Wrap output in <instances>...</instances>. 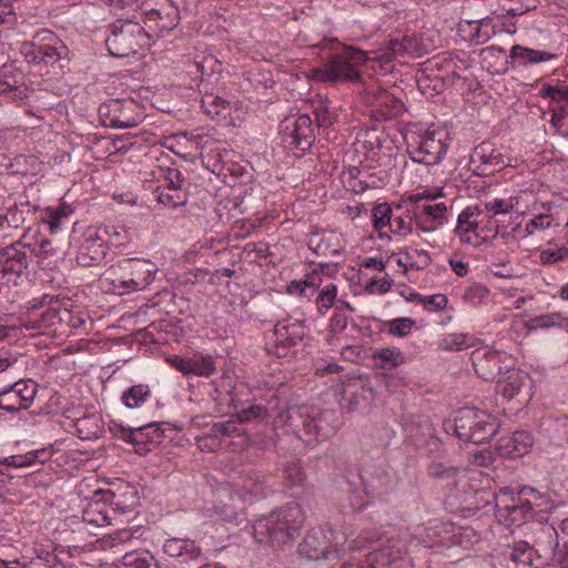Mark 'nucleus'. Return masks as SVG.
<instances>
[{
	"label": "nucleus",
	"mask_w": 568,
	"mask_h": 568,
	"mask_svg": "<svg viewBox=\"0 0 568 568\" xmlns=\"http://www.w3.org/2000/svg\"><path fill=\"white\" fill-rule=\"evenodd\" d=\"M415 224L422 232L436 230L445 222L447 206L445 203L423 202L414 209Z\"/></svg>",
	"instance_id": "4be33fe9"
},
{
	"label": "nucleus",
	"mask_w": 568,
	"mask_h": 568,
	"mask_svg": "<svg viewBox=\"0 0 568 568\" xmlns=\"http://www.w3.org/2000/svg\"><path fill=\"white\" fill-rule=\"evenodd\" d=\"M452 428L460 440L479 445L497 434L499 423L497 417L486 410L464 407L457 412Z\"/></svg>",
	"instance_id": "20e7f679"
},
{
	"label": "nucleus",
	"mask_w": 568,
	"mask_h": 568,
	"mask_svg": "<svg viewBox=\"0 0 568 568\" xmlns=\"http://www.w3.org/2000/svg\"><path fill=\"white\" fill-rule=\"evenodd\" d=\"M373 359L383 369H392L403 363V355L396 347H387L376 351Z\"/></svg>",
	"instance_id": "c03bdc74"
},
{
	"label": "nucleus",
	"mask_w": 568,
	"mask_h": 568,
	"mask_svg": "<svg viewBox=\"0 0 568 568\" xmlns=\"http://www.w3.org/2000/svg\"><path fill=\"white\" fill-rule=\"evenodd\" d=\"M280 417L293 433L308 445L328 439L341 425L337 412L320 409L314 406H292Z\"/></svg>",
	"instance_id": "f257e3e1"
},
{
	"label": "nucleus",
	"mask_w": 568,
	"mask_h": 568,
	"mask_svg": "<svg viewBox=\"0 0 568 568\" xmlns=\"http://www.w3.org/2000/svg\"><path fill=\"white\" fill-rule=\"evenodd\" d=\"M322 283V275L317 271L308 273L305 278L301 282H292L288 286L290 293H297L301 296L308 297L313 294L314 290L317 288Z\"/></svg>",
	"instance_id": "79ce46f5"
},
{
	"label": "nucleus",
	"mask_w": 568,
	"mask_h": 568,
	"mask_svg": "<svg viewBox=\"0 0 568 568\" xmlns=\"http://www.w3.org/2000/svg\"><path fill=\"white\" fill-rule=\"evenodd\" d=\"M99 118L104 126L129 129L144 119V108L134 99H111L99 108Z\"/></svg>",
	"instance_id": "6e6552de"
},
{
	"label": "nucleus",
	"mask_w": 568,
	"mask_h": 568,
	"mask_svg": "<svg viewBox=\"0 0 568 568\" xmlns=\"http://www.w3.org/2000/svg\"><path fill=\"white\" fill-rule=\"evenodd\" d=\"M51 454L45 449H37L28 452L23 455H11L0 458V465L13 468H26L34 466L36 464L42 465L45 460L50 459Z\"/></svg>",
	"instance_id": "7c9ffc66"
},
{
	"label": "nucleus",
	"mask_w": 568,
	"mask_h": 568,
	"mask_svg": "<svg viewBox=\"0 0 568 568\" xmlns=\"http://www.w3.org/2000/svg\"><path fill=\"white\" fill-rule=\"evenodd\" d=\"M337 296V286L335 284H327L318 292L315 303L321 314H326L327 311L334 305Z\"/></svg>",
	"instance_id": "5fc2aeb1"
},
{
	"label": "nucleus",
	"mask_w": 568,
	"mask_h": 568,
	"mask_svg": "<svg viewBox=\"0 0 568 568\" xmlns=\"http://www.w3.org/2000/svg\"><path fill=\"white\" fill-rule=\"evenodd\" d=\"M229 497L232 500L231 504L220 500L217 505L212 507L211 511L222 520L231 523L237 520L240 513L242 511V503L239 500L234 501V495L232 493Z\"/></svg>",
	"instance_id": "49530a36"
},
{
	"label": "nucleus",
	"mask_w": 568,
	"mask_h": 568,
	"mask_svg": "<svg viewBox=\"0 0 568 568\" xmlns=\"http://www.w3.org/2000/svg\"><path fill=\"white\" fill-rule=\"evenodd\" d=\"M415 325V320L410 317H398L386 322L388 334L396 337H406Z\"/></svg>",
	"instance_id": "4d7b16f0"
},
{
	"label": "nucleus",
	"mask_w": 568,
	"mask_h": 568,
	"mask_svg": "<svg viewBox=\"0 0 568 568\" xmlns=\"http://www.w3.org/2000/svg\"><path fill=\"white\" fill-rule=\"evenodd\" d=\"M214 373L215 364L212 356L194 354L190 357V375L209 377Z\"/></svg>",
	"instance_id": "a18cd8bd"
},
{
	"label": "nucleus",
	"mask_w": 568,
	"mask_h": 568,
	"mask_svg": "<svg viewBox=\"0 0 568 568\" xmlns=\"http://www.w3.org/2000/svg\"><path fill=\"white\" fill-rule=\"evenodd\" d=\"M108 51L113 57H129L149 45V32L139 22L116 20L108 28Z\"/></svg>",
	"instance_id": "39448f33"
},
{
	"label": "nucleus",
	"mask_w": 568,
	"mask_h": 568,
	"mask_svg": "<svg viewBox=\"0 0 568 568\" xmlns=\"http://www.w3.org/2000/svg\"><path fill=\"white\" fill-rule=\"evenodd\" d=\"M539 95L541 98H549L552 102L562 103L568 101V85H551L544 83Z\"/></svg>",
	"instance_id": "052dcab7"
},
{
	"label": "nucleus",
	"mask_w": 568,
	"mask_h": 568,
	"mask_svg": "<svg viewBox=\"0 0 568 568\" xmlns=\"http://www.w3.org/2000/svg\"><path fill=\"white\" fill-rule=\"evenodd\" d=\"M507 376L505 378L499 377L497 381V392L507 399H513L521 389L523 381L520 374L510 369L505 372Z\"/></svg>",
	"instance_id": "58836bf2"
},
{
	"label": "nucleus",
	"mask_w": 568,
	"mask_h": 568,
	"mask_svg": "<svg viewBox=\"0 0 568 568\" xmlns=\"http://www.w3.org/2000/svg\"><path fill=\"white\" fill-rule=\"evenodd\" d=\"M26 245L18 241L0 250V274L22 275L29 265V255L26 252Z\"/></svg>",
	"instance_id": "412c9836"
},
{
	"label": "nucleus",
	"mask_w": 568,
	"mask_h": 568,
	"mask_svg": "<svg viewBox=\"0 0 568 568\" xmlns=\"http://www.w3.org/2000/svg\"><path fill=\"white\" fill-rule=\"evenodd\" d=\"M132 532L129 529H119L101 539L103 549L113 548L120 544L126 542L132 539Z\"/></svg>",
	"instance_id": "0e129e2a"
},
{
	"label": "nucleus",
	"mask_w": 568,
	"mask_h": 568,
	"mask_svg": "<svg viewBox=\"0 0 568 568\" xmlns=\"http://www.w3.org/2000/svg\"><path fill=\"white\" fill-rule=\"evenodd\" d=\"M313 250L316 254L337 256L342 253L343 246L339 244V237L336 233H328L320 239Z\"/></svg>",
	"instance_id": "8fccbe9b"
},
{
	"label": "nucleus",
	"mask_w": 568,
	"mask_h": 568,
	"mask_svg": "<svg viewBox=\"0 0 568 568\" xmlns=\"http://www.w3.org/2000/svg\"><path fill=\"white\" fill-rule=\"evenodd\" d=\"M486 211L491 212L494 215L509 213L514 209L513 199H493L484 202Z\"/></svg>",
	"instance_id": "338daca9"
},
{
	"label": "nucleus",
	"mask_w": 568,
	"mask_h": 568,
	"mask_svg": "<svg viewBox=\"0 0 568 568\" xmlns=\"http://www.w3.org/2000/svg\"><path fill=\"white\" fill-rule=\"evenodd\" d=\"M427 474L430 477L446 480L452 483L453 485H456L459 468L434 460L428 464Z\"/></svg>",
	"instance_id": "09e8293b"
},
{
	"label": "nucleus",
	"mask_w": 568,
	"mask_h": 568,
	"mask_svg": "<svg viewBox=\"0 0 568 568\" xmlns=\"http://www.w3.org/2000/svg\"><path fill=\"white\" fill-rule=\"evenodd\" d=\"M481 210L478 205L465 207L457 217L455 234L463 243L474 247L480 246L485 239L478 232Z\"/></svg>",
	"instance_id": "a211bd4d"
},
{
	"label": "nucleus",
	"mask_w": 568,
	"mask_h": 568,
	"mask_svg": "<svg viewBox=\"0 0 568 568\" xmlns=\"http://www.w3.org/2000/svg\"><path fill=\"white\" fill-rule=\"evenodd\" d=\"M535 490L532 488H524L517 498L516 507L511 509L508 514L509 520L513 524L518 525L527 519L534 518V507L530 500H528L525 496L529 494H534Z\"/></svg>",
	"instance_id": "f704fd0d"
},
{
	"label": "nucleus",
	"mask_w": 568,
	"mask_h": 568,
	"mask_svg": "<svg viewBox=\"0 0 568 568\" xmlns=\"http://www.w3.org/2000/svg\"><path fill=\"white\" fill-rule=\"evenodd\" d=\"M471 362L476 374L485 381H495L505 372H509L511 358L505 352L481 347L471 353Z\"/></svg>",
	"instance_id": "f8f14e48"
},
{
	"label": "nucleus",
	"mask_w": 568,
	"mask_h": 568,
	"mask_svg": "<svg viewBox=\"0 0 568 568\" xmlns=\"http://www.w3.org/2000/svg\"><path fill=\"white\" fill-rule=\"evenodd\" d=\"M410 268L425 270L430 264V256L427 251L415 246H408L403 252Z\"/></svg>",
	"instance_id": "3c124183"
},
{
	"label": "nucleus",
	"mask_w": 568,
	"mask_h": 568,
	"mask_svg": "<svg viewBox=\"0 0 568 568\" xmlns=\"http://www.w3.org/2000/svg\"><path fill=\"white\" fill-rule=\"evenodd\" d=\"M415 223L414 210H406L399 215H394L389 225L393 234L398 236H407L413 233V224Z\"/></svg>",
	"instance_id": "37998d69"
},
{
	"label": "nucleus",
	"mask_w": 568,
	"mask_h": 568,
	"mask_svg": "<svg viewBox=\"0 0 568 568\" xmlns=\"http://www.w3.org/2000/svg\"><path fill=\"white\" fill-rule=\"evenodd\" d=\"M201 108L212 119L225 118L230 111V102L213 93H205Z\"/></svg>",
	"instance_id": "e433bc0d"
},
{
	"label": "nucleus",
	"mask_w": 568,
	"mask_h": 568,
	"mask_svg": "<svg viewBox=\"0 0 568 568\" xmlns=\"http://www.w3.org/2000/svg\"><path fill=\"white\" fill-rule=\"evenodd\" d=\"M507 156L503 146L490 142H483L477 145L470 156V164L477 175H491L507 166Z\"/></svg>",
	"instance_id": "dca6fc26"
},
{
	"label": "nucleus",
	"mask_w": 568,
	"mask_h": 568,
	"mask_svg": "<svg viewBox=\"0 0 568 568\" xmlns=\"http://www.w3.org/2000/svg\"><path fill=\"white\" fill-rule=\"evenodd\" d=\"M38 393L32 379H20L0 390V409L10 414L30 408Z\"/></svg>",
	"instance_id": "ddd939ff"
},
{
	"label": "nucleus",
	"mask_w": 568,
	"mask_h": 568,
	"mask_svg": "<svg viewBox=\"0 0 568 568\" xmlns=\"http://www.w3.org/2000/svg\"><path fill=\"white\" fill-rule=\"evenodd\" d=\"M37 211L36 205H31L29 201H22L20 203H14L10 207H8L6 214L7 226L19 229L23 225L27 220V216Z\"/></svg>",
	"instance_id": "c9c22d12"
},
{
	"label": "nucleus",
	"mask_w": 568,
	"mask_h": 568,
	"mask_svg": "<svg viewBox=\"0 0 568 568\" xmlns=\"http://www.w3.org/2000/svg\"><path fill=\"white\" fill-rule=\"evenodd\" d=\"M267 408L262 405H251L250 407L236 413V420L239 423H247L255 419L266 417Z\"/></svg>",
	"instance_id": "69168bd1"
},
{
	"label": "nucleus",
	"mask_w": 568,
	"mask_h": 568,
	"mask_svg": "<svg viewBox=\"0 0 568 568\" xmlns=\"http://www.w3.org/2000/svg\"><path fill=\"white\" fill-rule=\"evenodd\" d=\"M281 128L282 141L287 148L305 152L315 141L313 119L308 114L285 119Z\"/></svg>",
	"instance_id": "2eb2a0df"
},
{
	"label": "nucleus",
	"mask_w": 568,
	"mask_h": 568,
	"mask_svg": "<svg viewBox=\"0 0 568 568\" xmlns=\"http://www.w3.org/2000/svg\"><path fill=\"white\" fill-rule=\"evenodd\" d=\"M129 499L130 503L123 501L122 504L116 501H103L106 509L110 511L111 516L116 520L118 515H129L134 511V508L138 504V497L135 489H129Z\"/></svg>",
	"instance_id": "603ef678"
},
{
	"label": "nucleus",
	"mask_w": 568,
	"mask_h": 568,
	"mask_svg": "<svg viewBox=\"0 0 568 568\" xmlns=\"http://www.w3.org/2000/svg\"><path fill=\"white\" fill-rule=\"evenodd\" d=\"M424 51L420 40L415 34L404 36L400 39H392L387 48L381 51L377 60L387 64L397 57H420Z\"/></svg>",
	"instance_id": "aec40b11"
},
{
	"label": "nucleus",
	"mask_w": 568,
	"mask_h": 568,
	"mask_svg": "<svg viewBox=\"0 0 568 568\" xmlns=\"http://www.w3.org/2000/svg\"><path fill=\"white\" fill-rule=\"evenodd\" d=\"M73 427L75 428V433L80 439L92 440L102 436L104 423L99 413H90L74 418Z\"/></svg>",
	"instance_id": "cd10ccee"
},
{
	"label": "nucleus",
	"mask_w": 568,
	"mask_h": 568,
	"mask_svg": "<svg viewBox=\"0 0 568 568\" xmlns=\"http://www.w3.org/2000/svg\"><path fill=\"white\" fill-rule=\"evenodd\" d=\"M557 57L556 53L545 50H535L520 44L513 45L509 53L513 63H517L519 67L549 62L557 59Z\"/></svg>",
	"instance_id": "a878e982"
},
{
	"label": "nucleus",
	"mask_w": 568,
	"mask_h": 568,
	"mask_svg": "<svg viewBox=\"0 0 568 568\" xmlns=\"http://www.w3.org/2000/svg\"><path fill=\"white\" fill-rule=\"evenodd\" d=\"M474 336L465 333H450L438 341V347L447 352H459L474 345Z\"/></svg>",
	"instance_id": "4c0bfd02"
},
{
	"label": "nucleus",
	"mask_w": 568,
	"mask_h": 568,
	"mask_svg": "<svg viewBox=\"0 0 568 568\" xmlns=\"http://www.w3.org/2000/svg\"><path fill=\"white\" fill-rule=\"evenodd\" d=\"M151 397V390L146 384L133 385L122 394V403L128 408H140Z\"/></svg>",
	"instance_id": "ea45409f"
},
{
	"label": "nucleus",
	"mask_w": 568,
	"mask_h": 568,
	"mask_svg": "<svg viewBox=\"0 0 568 568\" xmlns=\"http://www.w3.org/2000/svg\"><path fill=\"white\" fill-rule=\"evenodd\" d=\"M393 217V210L387 203H379L372 210V222L376 231L386 226L389 227Z\"/></svg>",
	"instance_id": "6e6d98bb"
},
{
	"label": "nucleus",
	"mask_w": 568,
	"mask_h": 568,
	"mask_svg": "<svg viewBox=\"0 0 568 568\" xmlns=\"http://www.w3.org/2000/svg\"><path fill=\"white\" fill-rule=\"evenodd\" d=\"M106 254V241L100 231H89L77 253V263L82 267L99 265Z\"/></svg>",
	"instance_id": "6ab92c4d"
},
{
	"label": "nucleus",
	"mask_w": 568,
	"mask_h": 568,
	"mask_svg": "<svg viewBox=\"0 0 568 568\" xmlns=\"http://www.w3.org/2000/svg\"><path fill=\"white\" fill-rule=\"evenodd\" d=\"M124 568H160L149 552L129 551L122 557Z\"/></svg>",
	"instance_id": "de8ad7c7"
},
{
	"label": "nucleus",
	"mask_w": 568,
	"mask_h": 568,
	"mask_svg": "<svg viewBox=\"0 0 568 568\" xmlns=\"http://www.w3.org/2000/svg\"><path fill=\"white\" fill-rule=\"evenodd\" d=\"M241 428L237 427L236 420L232 418L214 423L209 428V436L214 438L241 436Z\"/></svg>",
	"instance_id": "864d4df0"
},
{
	"label": "nucleus",
	"mask_w": 568,
	"mask_h": 568,
	"mask_svg": "<svg viewBox=\"0 0 568 568\" xmlns=\"http://www.w3.org/2000/svg\"><path fill=\"white\" fill-rule=\"evenodd\" d=\"M447 132L443 129L412 134L407 139V152L414 162L425 165L439 163L447 151Z\"/></svg>",
	"instance_id": "0eeeda50"
},
{
	"label": "nucleus",
	"mask_w": 568,
	"mask_h": 568,
	"mask_svg": "<svg viewBox=\"0 0 568 568\" xmlns=\"http://www.w3.org/2000/svg\"><path fill=\"white\" fill-rule=\"evenodd\" d=\"M169 175V182L165 185L158 186L155 194L159 203L166 207L175 209L187 202V194L181 187L180 172L173 170Z\"/></svg>",
	"instance_id": "5701e85b"
},
{
	"label": "nucleus",
	"mask_w": 568,
	"mask_h": 568,
	"mask_svg": "<svg viewBox=\"0 0 568 568\" xmlns=\"http://www.w3.org/2000/svg\"><path fill=\"white\" fill-rule=\"evenodd\" d=\"M65 557L71 558L70 551L60 549L57 554H47L45 561L47 568H75L74 565L65 560Z\"/></svg>",
	"instance_id": "774afa93"
},
{
	"label": "nucleus",
	"mask_w": 568,
	"mask_h": 568,
	"mask_svg": "<svg viewBox=\"0 0 568 568\" xmlns=\"http://www.w3.org/2000/svg\"><path fill=\"white\" fill-rule=\"evenodd\" d=\"M232 494L241 501L253 503L266 495L264 477L253 468L234 471L230 476Z\"/></svg>",
	"instance_id": "4468645a"
},
{
	"label": "nucleus",
	"mask_w": 568,
	"mask_h": 568,
	"mask_svg": "<svg viewBox=\"0 0 568 568\" xmlns=\"http://www.w3.org/2000/svg\"><path fill=\"white\" fill-rule=\"evenodd\" d=\"M0 79L4 81L8 91L17 90L23 83V75L21 71L11 65H4L1 68Z\"/></svg>",
	"instance_id": "680f3d73"
},
{
	"label": "nucleus",
	"mask_w": 568,
	"mask_h": 568,
	"mask_svg": "<svg viewBox=\"0 0 568 568\" xmlns=\"http://www.w3.org/2000/svg\"><path fill=\"white\" fill-rule=\"evenodd\" d=\"M510 558L523 568H541L546 565V559L525 540L514 542L510 551Z\"/></svg>",
	"instance_id": "c85d7f7f"
},
{
	"label": "nucleus",
	"mask_w": 568,
	"mask_h": 568,
	"mask_svg": "<svg viewBox=\"0 0 568 568\" xmlns=\"http://www.w3.org/2000/svg\"><path fill=\"white\" fill-rule=\"evenodd\" d=\"M100 501L102 500L98 499L93 503H90L83 510L82 519L84 523L99 527L112 524L114 518L111 516L105 505H102Z\"/></svg>",
	"instance_id": "72a5a7b5"
},
{
	"label": "nucleus",
	"mask_w": 568,
	"mask_h": 568,
	"mask_svg": "<svg viewBox=\"0 0 568 568\" xmlns=\"http://www.w3.org/2000/svg\"><path fill=\"white\" fill-rule=\"evenodd\" d=\"M101 234L108 237L111 245L121 247L130 241V233L124 226L111 225L105 226L103 230H99Z\"/></svg>",
	"instance_id": "13d9d810"
},
{
	"label": "nucleus",
	"mask_w": 568,
	"mask_h": 568,
	"mask_svg": "<svg viewBox=\"0 0 568 568\" xmlns=\"http://www.w3.org/2000/svg\"><path fill=\"white\" fill-rule=\"evenodd\" d=\"M55 302V305L49 306L47 310L41 313L33 312L29 317V327L31 328H51L57 324L64 322V317L62 316V312Z\"/></svg>",
	"instance_id": "2f4dec72"
},
{
	"label": "nucleus",
	"mask_w": 568,
	"mask_h": 568,
	"mask_svg": "<svg viewBox=\"0 0 568 568\" xmlns=\"http://www.w3.org/2000/svg\"><path fill=\"white\" fill-rule=\"evenodd\" d=\"M72 214V206L65 203H62L57 207H47L45 219L49 224L51 234H55L60 230L63 221L69 219Z\"/></svg>",
	"instance_id": "a19ab883"
},
{
	"label": "nucleus",
	"mask_w": 568,
	"mask_h": 568,
	"mask_svg": "<svg viewBox=\"0 0 568 568\" xmlns=\"http://www.w3.org/2000/svg\"><path fill=\"white\" fill-rule=\"evenodd\" d=\"M518 494H515L509 487L501 488L496 495V505L499 510H505L507 515L516 507Z\"/></svg>",
	"instance_id": "e2e57ef3"
},
{
	"label": "nucleus",
	"mask_w": 568,
	"mask_h": 568,
	"mask_svg": "<svg viewBox=\"0 0 568 568\" xmlns=\"http://www.w3.org/2000/svg\"><path fill=\"white\" fill-rule=\"evenodd\" d=\"M143 21L149 32V40L153 37L160 38L179 24V10L165 0L159 8L146 10Z\"/></svg>",
	"instance_id": "f3484780"
},
{
	"label": "nucleus",
	"mask_w": 568,
	"mask_h": 568,
	"mask_svg": "<svg viewBox=\"0 0 568 568\" xmlns=\"http://www.w3.org/2000/svg\"><path fill=\"white\" fill-rule=\"evenodd\" d=\"M158 271L156 264L149 258L124 256L106 270L103 281L109 291L123 295L146 288Z\"/></svg>",
	"instance_id": "7ed1b4c3"
},
{
	"label": "nucleus",
	"mask_w": 568,
	"mask_h": 568,
	"mask_svg": "<svg viewBox=\"0 0 568 568\" xmlns=\"http://www.w3.org/2000/svg\"><path fill=\"white\" fill-rule=\"evenodd\" d=\"M67 47L49 30L37 33L32 41L22 42L20 52L33 64L52 65L67 53Z\"/></svg>",
	"instance_id": "1a4fd4ad"
},
{
	"label": "nucleus",
	"mask_w": 568,
	"mask_h": 568,
	"mask_svg": "<svg viewBox=\"0 0 568 568\" xmlns=\"http://www.w3.org/2000/svg\"><path fill=\"white\" fill-rule=\"evenodd\" d=\"M304 520L302 507L296 503H288L258 517L253 525V536L260 544L282 547L294 539Z\"/></svg>",
	"instance_id": "f03ea898"
},
{
	"label": "nucleus",
	"mask_w": 568,
	"mask_h": 568,
	"mask_svg": "<svg viewBox=\"0 0 568 568\" xmlns=\"http://www.w3.org/2000/svg\"><path fill=\"white\" fill-rule=\"evenodd\" d=\"M414 300L420 303L428 311H442L448 304V300L444 294H434L427 296L415 294Z\"/></svg>",
	"instance_id": "bf43d9fd"
},
{
	"label": "nucleus",
	"mask_w": 568,
	"mask_h": 568,
	"mask_svg": "<svg viewBox=\"0 0 568 568\" xmlns=\"http://www.w3.org/2000/svg\"><path fill=\"white\" fill-rule=\"evenodd\" d=\"M367 59L365 51L354 47L345 48L342 53L333 55L323 68L313 70V79L321 82H358V67Z\"/></svg>",
	"instance_id": "423d86ee"
},
{
	"label": "nucleus",
	"mask_w": 568,
	"mask_h": 568,
	"mask_svg": "<svg viewBox=\"0 0 568 568\" xmlns=\"http://www.w3.org/2000/svg\"><path fill=\"white\" fill-rule=\"evenodd\" d=\"M339 539L331 528H312L300 544L298 551L311 560L338 558V546L345 541L344 537Z\"/></svg>",
	"instance_id": "9d476101"
},
{
	"label": "nucleus",
	"mask_w": 568,
	"mask_h": 568,
	"mask_svg": "<svg viewBox=\"0 0 568 568\" xmlns=\"http://www.w3.org/2000/svg\"><path fill=\"white\" fill-rule=\"evenodd\" d=\"M361 478L367 495L383 496L394 487V479L384 470H366L361 475Z\"/></svg>",
	"instance_id": "c756f323"
},
{
	"label": "nucleus",
	"mask_w": 568,
	"mask_h": 568,
	"mask_svg": "<svg viewBox=\"0 0 568 568\" xmlns=\"http://www.w3.org/2000/svg\"><path fill=\"white\" fill-rule=\"evenodd\" d=\"M371 103L375 111L381 112L383 120L400 116L405 111L404 103L386 90H377L373 94Z\"/></svg>",
	"instance_id": "393cba45"
},
{
	"label": "nucleus",
	"mask_w": 568,
	"mask_h": 568,
	"mask_svg": "<svg viewBox=\"0 0 568 568\" xmlns=\"http://www.w3.org/2000/svg\"><path fill=\"white\" fill-rule=\"evenodd\" d=\"M163 551L170 557L189 556L191 559L197 558L201 549L195 546L191 539L171 538L163 545Z\"/></svg>",
	"instance_id": "473e14b6"
},
{
	"label": "nucleus",
	"mask_w": 568,
	"mask_h": 568,
	"mask_svg": "<svg viewBox=\"0 0 568 568\" xmlns=\"http://www.w3.org/2000/svg\"><path fill=\"white\" fill-rule=\"evenodd\" d=\"M130 444L135 447L139 455H145L151 450L149 445H160L164 437L163 429L159 423L133 427Z\"/></svg>",
	"instance_id": "b1692460"
},
{
	"label": "nucleus",
	"mask_w": 568,
	"mask_h": 568,
	"mask_svg": "<svg viewBox=\"0 0 568 568\" xmlns=\"http://www.w3.org/2000/svg\"><path fill=\"white\" fill-rule=\"evenodd\" d=\"M534 439L530 433L518 430L500 440V450L510 458L521 457L532 447Z\"/></svg>",
	"instance_id": "bb28decb"
},
{
	"label": "nucleus",
	"mask_w": 568,
	"mask_h": 568,
	"mask_svg": "<svg viewBox=\"0 0 568 568\" xmlns=\"http://www.w3.org/2000/svg\"><path fill=\"white\" fill-rule=\"evenodd\" d=\"M305 334L306 328L302 322L277 323L265 336V351L278 358L287 357L294 353V347Z\"/></svg>",
	"instance_id": "9b49d317"
}]
</instances>
